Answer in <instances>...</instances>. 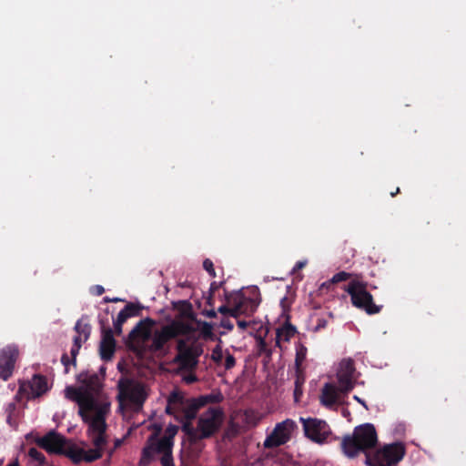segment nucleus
<instances>
[{
    "instance_id": "obj_18",
    "label": "nucleus",
    "mask_w": 466,
    "mask_h": 466,
    "mask_svg": "<svg viewBox=\"0 0 466 466\" xmlns=\"http://www.w3.org/2000/svg\"><path fill=\"white\" fill-rule=\"evenodd\" d=\"M87 340L86 333H83L82 335H77L74 338V344L71 349V356H72V363L75 364L76 358L79 352V350L84 342Z\"/></svg>"
},
{
    "instance_id": "obj_10",
    "label": "nucleus",
    "mask_w": 466,
    "mask_h": 466,
    "mask_svg": "<svg viewBox=\"0 0 466 466\" xmlns=\"http://www.w3.org/2000/svg\"><path fill=\"white\" fill-rule=\"evenodd\" d=\"M404 455V448L400 444H391L378 451L370 461V466H390L400 461Z\"/></svg>"
},
{
    "instance_id": "obj_44",
    "label": "nucleus",
    "mask_w": 466,
    "mask_h": 466,
    "mask_svg": "<svg viewBox=\"0 0 466 466\" xmlns=\"http://www.w3.org/2000/svg\"><path fill=\"white\" fill-rule=\"evenodd\" d=\"M2 464H3V460L0 461V466H2Z\"/></svg>"
},
{
    "instance_id": "obj_8",
    "label": "nucleus",
    "mask_w": 466,
    "mask_h": 466,
    "mask_svg": "<svg viewBox=\"0 0 466 466\" xmlns=\"http://www.w3.org/2000/svg\"><path fill=\"white\" fill-rule=\"evenodd\" d=\"M223 420V413L220 409L212 408L204 412L198 424V431L200 437L206 438L212 435L221 426Z\"/></svg>"
},
{
    "instance_id": "obj_16",
    "label": "nucleus",
    "mask_w": 466,
    "mask_h": 466,
    "mask_svg": "<svg viewBox=\"0 0 466 466\" xmlns=\"http://www.w3.org/2000/svg\"><path fill=\"white\" fill-rule=\"evenodd\" d=\"M29 389L30 391L28 392V395L30 397L35 398L41 396L48 390L46 379L39 375L34 376L29 381Z\"/></svg>"
},
{
    "instance_id": "obj_17",
    "label": "nucleus",
    "mask_w": 466,
    "mask_h": 466,
    "mask_svg": "<svg viewBox=\"0 0 466 466\" xmlns=\"http://www.w3.org/2000/svg\"><path fill=\"white\" fill-rule=\"evenodd\" d=\"M296 333V329L290 324H285L277 329L276 343L280 346L282 342H288Z\"/></svg>"
},
{
    "instance_id": "obj_12",
    "label": "nucleus",
    "mask_w": 466,
    "mask_h": 466,
    "mask_svg": "<svg viewBox=\"0 0 466 466\" xmlns=\"http://www.w3.org/2000/svg\"><path fill=\"white\" fill-rule=\"evenodd\" d=\"M18 357V349L8 345L0 350V379L6 380L11 377Z\"/></svg>"
},
{
    "instance_id": "obj_33",
    "label": "nucleus",
    "mask_w": 466,
    "mask_h": 466,
    "mask_svg": "<svg viewBox=\"0 0 466 466\" xmlns=\"http://www.w3.org/2000/svg\"><path fill=\"white\" fill-rule=\"evenodd\" d=\"M221 326L228 330H231L233 329V324L229 320H222Z\"/></svg>"
},
{
    "instance_id": "obj_34",
    "label": "nucleus",
    "mask_w": 466,
    "mask_h": 466,
    "mask_svg": "<svg viewBox=\"0 0 466 466\" xmlns=\"http://www.w3.org/2000/svg\"><path fill=\"white\" fill-rule=\"evenodd\" d=\"M61 360H62L63 364L66 367V372H68L67 367H68V365L70 363V360H68V357L66 355H63Z\"/></svg>"
},
{
    "instance_id": "obj_5",
    "label": "nucleus",
    "mask_w": 466,
    "mask_h": 466,
    "mask_svg": "<svg viewBox=\"0 0 466 466\" xmlns=\"http://www.w3.org/2000/svg\"><path fill=\"white\" fill-rule=\"evenodd\" d=\"M118 400L120 408L130 407L135 410L140 409L147 398L145 386L137 381L120 380L118 382Z\"/></svg>"
},
{
    "instance_id": "obj_6",
    "label": "nucleus",
    "mask_w": 466,
    "mask_h": 466,
    "mask_svg": "<svg viewBox=\"0 0 466 466\" xmlns=\"http://www.w3.org/2000/svg\"><path fill=\"white\" fill-rule=\"evenodd\" d=\"M177 355L175 361L183 370L191 371L198 362V357L203 353L202 345L189 338L177 341Z\"/></svg>"
},
{
    "instance_id": "obj_21",
    "label": "nucleus",
    "mask_w": 466,
    "mask_h": 466,
    "mask_svg": "<svg viewBox=\"0 0 466 466\" xmlns=\"http://www.w3.org/2000/svg\"><path fill=\"white\" fill-rule=\"evenodd\" d=\"M28 455L34 461L37 462L39 465L45 463V456L35 448L29 449Z\"/></svg>"
},
{
    "instance_id": "obj_24",
    "label": "nucleus",
    "mask_w": 466,
    "mask_h": 466,
    "mask_svg": "<svg viewBox=\"0 0 466 466\" xmlns=\"http://www.w3.org/2000/svg\"><path fill=\"white\" fill-rule=\"evenodd\" d=\"M201 333L205 338H211L213 336V326L208 322H204L201 327Z\"/></svg>"
},
{
    "instance_id": "obj_19",
    "label": "nucleus",
    "mask_w": 466,
    "mask_h": 466,
    "mask_svg": "<svg viewBox=\"0 0 466 466\" xmlns=\"http://www.w3.org/2000/svg\"><path fill=\"white\" fill-rule=\"evenodd\" d=\"M182 400V397L178 392H172L168 396L167 399V406L166 408L167 412L171 413L172 410L176 407L177 404L180 403Z\"/></svg>"
},
{
    "instance_id": "obj_42",
    "label": "nucleus",
    "mask_w": 466,
    "mask_h": 466,
    "mask_svg": "<svg viewBox=\"0 0 466 466\" xmlns=\"http://www.w3.org/2000/svg\"><path fill=\"white\" fill-rule=\"evenodd\" d=\"M121 443H122V441H121V440H116V444H115L116 448V447H118V446H120V445H121Z\"/></svg>"
},
{
    "instance_id": "obj_13",
    "label": "nucleus",
    "mask_w": 466,
    "mask_h": 466,
    "mask_svg": "<svg viewBox=\"0 0 466 466\" xmlns=\"http://www.w3.org/2000/svg\"><path fill=\"white\" fill-rule=\"evenodd\" d=\"M354 372L355 368L351 359H344L339 362L337 370V379L342 391L349 392L354 388Z\"/></svg>"
},
{
    "instance_id": "obj_40",
    "label": "nucleus",
    "mask_w": 466,
    "mask_h": 466,
    "mask_svg": "<svg viewBox=\"0 0 466 466\" xmlns=\"http://www.w3.org/2000/svg\"><path fill=\"white\" fill-rule=\"evenodd\" d=\"M14 409H15V404L14 403H10L8 405V412L10 413Z\"/></svg>"
},
{
    "instance_id": "obj_23",
    "label": "nucleus",
    "mask_w": 466,
    "mask_h": 466,
    "mask_svg": "<svg viewBox=\"0 0 466 466\" xmlns=\"http://www.w3.org/2000/svg\"><path fill=\"white\" fill-rule=\"evenodd\" d=\"M77 335H82L84 332L86 333V339L90 334V327L86 323H83L81 320L77 321L75 327Z\"/></svg>"
},
{
    "instance_id": "obj_27",
    "label": "nucleus",
    "mask_w": 466,
    "mask_h": 466,
    "mask_svg": "<svg viewBox=\"0 0 466 466\" xmlns=\"http://www.w3.org/2000/svg\"><path fill=\"white\" fill-rule=\"evenodd\" d=\"M204 268L212 276H215L213 263L210 259H205L203 262Z\"/></svg>"
},
{
    "instance_id": "obj_43",
    "label": "nucleus",
    "mask_w": 466,
    "mask_h": 466,
    "mask_svg": "<svg viewBox=\"0 0 466 466\" xmlns=\"http://www.w3.org/2000/svg\"><path fill=\"white\" fill-rule=\"evenodd\" d=\"M208 315H209L210 317H214V316H215V312H210Z\"/></svg>"
},
{
    "instance_id": "obj_37",
    "label": "nucleus",
    "mask_w": 466,
    "mask_h": 466,
    "mask_svg": "<svg viewBox=\"0 0 466 466\" xmlns=\"http://www.w3.org/2000/svg\"><path fill=\"white\" fill-rule=\"evenodd\" d=\"M238 325L240 329H245L248 326V323L246 321H238Z\"/></svg>"
},
{
    "instance_id": "obj_29",
    "label": "nucleus",
    "mask_w": 466,
    "mask_h": 466,
    "mask_svg": "<svg viewBox=\"0 0 466 466\" xmlns=\"http://www.w3.org/2000/svg\"><path fill=\"white\" fill-rule=\"evenodd\" d=\"M182 380L187 383H192L197 380V378L193 373L189 372L188 374L184 375Z\"/></svg>"
},
{
    "instance_id": "obj_38",
    "label": "nucleus",
    "mask_w": 466,
    "mask_h": 466,
    "mask_svg": "<svg viewBox=\"0 0 466 466\" xmlns=\"http://www.w3.org/2000/svg\"><path fill=\"white\" fill-rule=\"evenodd\" d=\"M7 466H19V462L17 459L13 460Z\"/></svg>"
},
{
    "instance_id": "obj_25",
    "label": "nucleus",
    "mask_w": 466,
    "mask_h": 466,
    "mask_svg": "<svg viewBox=\"0 0 466 466\" xmlns=\"http://www.w3.org/2000/svg\"><path fill=\"white\" fill-rule=\"evenodd\" d=\"M224 359H225L224 366L227 370H229L235 366V363H236L235 358L229 352H228V351L226 352Z\"/></svg>"
},
{
    "instance_id": "obj_4",
    "label": "nucleus",
    "mask_w": 466,
    "mask_h": 466,
    "mask_svg": "<svg viewBox=\"0 0 466 466\" xmlns=\"http://www.w3.org/2000/svg\"><path fill=\"white\" fill-rule=\"evenodd\" d=\"M377 442V433L372 424L366 423L355 428L352 436H346L342 441V449L348 457H354L359 452L373 448Z\"/></svg>"
},
{
    "instance_id": "obj_28",
    "label": "nucleus",
    "mask_w": 466,
    "mask_h": 466,
    "mask_svg": "<svg viewBox=\"0 0 466 466\" xmlns=\"http://www.w3.org/2000/svg\"><path fill=\"white\" fill-rule=\"evenodd\" d=\"M305 354H306V350L303 347H301L299 350H298L297 359H296L297 365H299L301 363V361L305 358Z\"/></svg>"
},
{
    "instance_id": "obj_36",
    "label": "nucleus",
    "mask_w": 466,
    "mask_h": 466,
    "mask_svg": "<svg viewBox=\"0 0 466 466\" xmlns=\"http://www.w3.org/2000/svg\"><path fill=\"white\" fill-rule=\"evenodd\" d=\"M95 289L97 295H101L105 290L102 286H96Z\"/></svg>"
},
{
    "instance_id": "obj_26",
    "label": "nucleus",
    "mask_w": 466,
    "mask_h": 466,
    "mask_svg": "<svg viewBox=\"0 0 466 466\" xmlns=\"http://www.w3.org/2000/svg\"><path fill=\"white\" fill-rule=\"evenodd\" d=\"M349 277H350V274H348L347 272L341 271V272L335 274L332 277L331 281L333 283L344 281V280H347L349 279Z\"/></svg>"
},
{
    "instance_id": "obj_2",
    "label": "nucleus",
    "mask_w": 466,
    "mask_h": 466,
    "mask_svg": "<svg viewBox=\"0 0 466 466\" xmlns=\"http://www.w3.org/2000/svg\"><path fill=\"white\" fill-rule=\"evenodd\" d=\"M195 330L193 322L177 318L169 324L158 328L150 319L141 320L130 334L132 346L138 351H157L173 338L189 335Z\"/></svg>"
},
{
    "instance_id": "obj_7",
    "label": "nucleus",
    "mask_w": 466,
    "mask_h": 466,
    "mask_svg": "<svg viewBox=\"0 0 466 466\" xmlns=\"http://www.w3.org/2000/svg\"><path fill=\"white\" fill-rule=\"evenodd\" d=\"M346 291L350 295L355 307L364 309L369 314H375L380 310V308L373 303L372 296L367 291L364 283L352 281L346 288Z\"/></svg>"
},
{
    "instance_id": "obj_22",
    "label": "nucleus",
    "mask_w": 466,
    "mask_h": 466,
    "mask_svg": "<svg viewBox=\"0 0 466 466\" xmlns=\"http://www.w3.org/2000/svg\"><path fill=\"white\" fill-rule=\"evenodd\" d=\"M226 353H224L222 348L220 345H218L211 353V359L217 362L218 364L222 363V360H224V356Z\"/></svg>"
},
{
    "instance_id": "obj_39",
    "label": "nucleus",
    "mask_w": 466,
    "mask_h": 466,
    "mask_svg": "<svg viewBox=\"0 0 466 466\" xmlns=\"http://www.w3.org/2000/svg\"><path fill=\"white\" fill-rule=\"evenodd\" d=\"M354 400H356L358 402L362 404L367 409L366 403L361 399H360L358 396H354Z\"/></svg>"
},
{
    "instance_id": "obj_11",
    "label": "nucleus",
    "mask_w": 466,
    "mask_h": 466,
    "mask_svg": "<svg viewBox=\"0 0 466 466\" xmlns=\"http://www.w3.org/2000/svg\"><path fill=\"white\" fill-rule=\"evenodd\" d=\"M295 428V422L291 420H286L276 425L271 434L265 440L264 446L274 448L286 443Z\"/></svg>"
},
{
    "instance_id": "obj_41",
    "label": "nucleus",
    "mask_w": 466,
    "mask_h": 466,
    "mask_svg": "<svg viewBox=\"0 0 466 466\" xmlns=\"http://www.w3.org/2000/svg\"><path fill=\"white\" fill-rule=\"evenodd\" d=\"M299 394V385L297 384V387L295 389V397L296 399L298 398V395Z\"/></svg>"
},
{
    "instance_id": "obj_14",
    "label": "nucleus",
    "mask_w": 466,
    "mask_h": 466,
    "mask_svg": "<svg viewBox=\"0 0 466 466\" xmlns=\"http://www.w3.org/2000/svg\"><path fill=\"white\" fill-rule=\"evenodd\" d=\"M342 391L340 386L337 388L334 384L326 383L321 390L320 402L326 407H331L340 402L341 395L346 394Z\"/></svg>"
},
{
    "instance_id": "obj_20",
    "label": "nucleus",
    "mask_w": 466,
    "mask_h": 466,
    "mask_svg": "<svg viewBox=\"0 0 466 466\" xmlns=\"http://www.w3.org/2000/svg\"><path fill=\"white\" fill-rule=\"evenodd\" d=\"M127 314L122 310L118 313L116 320L114 323L115 331L116 334H120L122 332V324L127 320Z\"/></svg>"
},
{
    "instance_id": "obj_30",
    "label": "nucleus",
    "mask_w": 466,
    "mask_h": 466,
    "mask_svg": "<svg viewBox=\"0 0 466 466\" xmlns=\"http://www.w3.org/2000/svg\"><path fill=\"white\" fill-rule=\"evenodd\" d=\"M218 311L220 313H223V314H228L230 316H236V310L235 309H228L227 307H220L218 309Z\"/></svg>"
},
{
    "instance_id": "obj_9",
    "label": "nucleus",
    "mask_w": 466,
    "mask_h": 466,
    "mask_svg": "<svg viewBox=\"0 0 466 466\" xmlns=\"http://www.w3.org/2000/svg\"><path fill=\"white\" fill-rule=\"evenodd\" d=\"M306 436L311 441L321 443L330 434V429L326 421L318 419L300 418Z\"/></svg>"
},
{
    "instance_id": "obj_35",
    "label": "nucleus",
    "mask_w": 466,
    "mask_h": 466,
    "mask_svg": "<svg viewBox=\"0 0 466 466\" xmlns=\"http://www.w3.org/2000/svg\"><path fill=\"white\" fill-rule=\"evenodd\" d=\"M280 304H281L282 308L284 309V310L287 309L289 306V303L288 302L287 298H283L280 301Z\"/></svg>"
},
{
    "instance_id": "obj_1",
    "label": "nucleus",
    "mask_w": 466,
    "mask_h": 466,
    "mask_svg": "<svg viewBox=\"0 0 466 466\" xmlns=\"http://www.w3.org/2000/svg\"><path fill=\"white\" fill-rule=\"evenodd\" d=\"M79 387L67 386L66 399L78 405V415L87 426L86 434L93 448L86 450L77 444L69 443L61 434L52 431L35 439V443L49 453H64L74 462H92L102 457L107 443L106 419L111 411V401L100 390L101 385L96 375L81 373L77 377Z\"/></svg>"
},
{
    "instance_id": "obj_15",
    "label": "nucleus",
    "mask_w": 466,
    "mask_h": 466,
    "mask_svg": "<svg viewBox=\"0 0 466 466\" xmlns=\"http://www.w3.org/2000/svg\"><path fill=\"white\" fill-rule=\"evenodd\" d=\"M116 341L111 329L103 331L100 342V354L103 360H110L115 352Z\"/></svg>"
},
{
    "instance_id": "obj_32",
    "label": "nucleus",
    "mask_w": 466,
    "mask_h": 466,
    "mask_svg": "<svg viewBox=\"0 0 466 466\" xmlns=\"http://www.w3.org/2000/svg\"><path fill=\"white\" fill-rule=\"evenodd\" d=\"M208 399V397H201L198 400H196L195 403H194L195 408H198V407L204 405V403L207 401Z\"/></svg>"
},
{
    "instance_id": "obj_31",
    "label": "nucleus",
    "mask_w": 466,
    "mask_h": 466,
    "mask_svg": "<svg viewBox=\"0 0 466 466\" xmlns=\"http://www.w3.org/2000/svg\"><path fill=\"white\" fill-rule=\"evenodd\" d=\"M308 261L305 259V260H301V261H298L296 263V265L294 266L292 271L295 272V271H298L301 268H303L306 265H307Z\"/></svg>"
},
{
    "instance_id": "obj_3",
    "label": "nucleus",
    "mask_w": 466,
    "mask_h": 466,
    "mask_svg": "<svg viewBox=\"0 0 466 466\" xmlns=\"http://www.w3.org/2000/svg\"><path fill=\"white\" fill-rule=\"evenodd\" d=\"M177 426L169 425L166 429L164 438L157 441L156 437L160 432L161 427H156L155 434L148 439L147 445L143 450L140 463L146 465L155 454H159L161 455L160 461L163 466H172V440L177 434Z\"/></svg>"
}]
</instances>
